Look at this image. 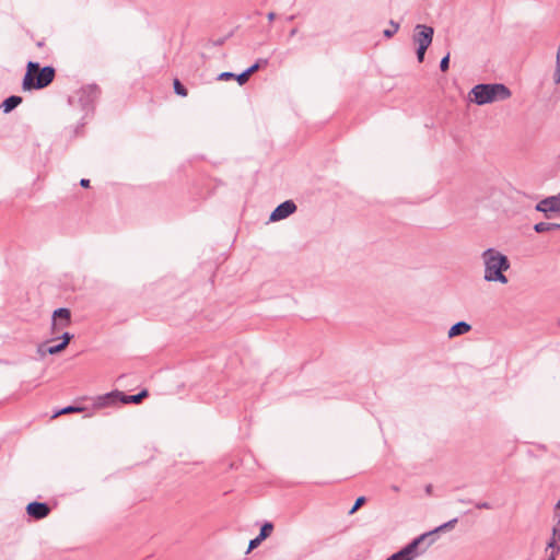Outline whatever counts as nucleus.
<instances>
[{
  "label": "nucleus",
  "instance_id": "obj_9",
  "mask_svg": "<svg viewBox=\"0 0 560 560\" xmlns=\"http://www.w3.org/2000/svg\"><path fill=\"white\" fill-rule=\"evenodd\" d=\"M296 211V205L292 200H285L278 205L276 209L271 212L269 220L271 222H277L288 218Z\"/></svg>",
  "mask_w": 560,
  "mask_h": 560
},
{
  "label": "nucleus",
  "instance_id": "obj_26",
  "mask_svg": "<svg viewBox=\"0 0 560 560\" xmlns=\"http://www.w3.org/2000/svg\"><path fill=\"white\" fill-rule=\"evenodd\" d=\"M65 349H66V348H65V346H63V345H61V342H59V343H57V345H55V346H50V347H48L46 351H47L49 354H57V353L61 352V351H62V350H65Z\"/></svg>",
  "mask_w": 560,
  "mask_h": 560
},
{
  "label": "nucleus",
  "instance_id": "obj_1",
  "mask_svg": "<svg viewBox=\"0 0 560 560\" xmlns=\"http://www.w3.org/2000/svg\"><path fill=\"white\" fill-rule=\"evenodd\" d=\"M481 257L485 264V280L508 283V278L503 273L511 266L508 257L494 248L486 249Z\"/></svg>",
  "mask_w": 560,
  "mask_h": 560
},
{
  "label": "nucleus",
  "instance_id": "obj_28",
  "mask_svg": "<svg viewBox=\"0 0 560 560\" xmlns=\"http://www.w3.org/2000/svg\"><path fill=\"white\" fill-rule=\"evenodd\" d=\"M262 540H264V539H260V537H259V536H257V537H255L254 539H252V540L249 541V545H248V551H249V550H253V549H255V548H257V547L260 545V542H261Z\"/></svg>",
  "mask_w": 560,
  "mask_h": 560
},
{
  "label": "nucleus",
  "instance_id": "obj_21",
  "mask_svg": "<svg viewBox=\"0 0 560 560\" xmlns=\"http://www.w3.org/2000/svg\"><path fill=\"white\" fill-rule=\"evenodd\" d=\"M174 91L179 96H187V89L180 83L178 79L174 80Z\"/></svg>",
  "mask_w": 560,
  "mask_h": 560
},
{
  "label": "nucleus",
  "instance_id": "obj_10",
  "mask_svg": "<svg viewBox=\"0 0 560 560\" xmlns=\"http://www.w3.org/2000/svg\"><path fill=\"white\" fill-rule=\"evenodd\" d=\"M26 513L34 520H43L50 513V506L46 502L33 501L26 505Z\"/></svg>",
  "mask_w": 560,
  "mask_h": 560
},
{
  "label": "nucleus",
  "instance_id": "obj_37",
  "mask_svg": "<svg viewBox=\"0 0 560 560\" xmlns=\"http://www.w3.org/2000/svg\"><path fill=\"white\" fill-rule=\"evenodd\" d=\"M296 34H298V28H292V30L290 31V33H289V36H290V37H293V36H295Z\"/></svg>",
  "mask_w": 560,
  "mask_h": 560
},
{
  "label": "nucleus",
  "instance_id": "obj_40",
  "mask_svg": "<svg viewBox=\"0 0 560 560\" xmlns=\"http://www.w3.org/2000/svg\"><path fill=\"white\" fill-rule=\"evenodd\" d=\"M431 489H432V486H431V485H429V486L427 487V489H425V490H427V492H428V493H430V492H431Z\"/></svg>",
  "mask_w": 560,
  "mask_h": 560
},
{
  "label": "nucleus",
  "instance_id": "obj_12",
  "mask_svg": "<svg viewBox=\"0 0 560 560\" xmlns=\"http://www.w3.org/2000/svg\"><path fill=\"white\" fill-rule=\"evenodd\" d=\"M547 550H553V553L560 552V521L556 522L552 527L551 537L547 542Z\"/></svg>",
  "mask_w": 560,
  "mask_h": 560
},
{
  "label": "nucleus",
  "instance_id": "obj_2",
  "mask_svg": "<svg viewBox=\"0 0 560 560\" xmlns=\"http://www.w3.org/2000/svg\"><path fill=\"white\" fill-rule=\"evenodd\" d=\"M56 70L51 66L40 67L38 62L28 61L22 88L25 91L40 90L48 86L55 79Z\"/></svg>",
  "mask_w": 560,
  "mask_h": 560
},
{
  "label": "nucleus",
  "instance_id": "obj_36",
  "mask_svg": "<svg viewBox=\"0 0 560 560\" xmlns=\"http://www.w3.org/2000/svg\"><path fill=\"white\" fill-rule=\"evenodd\" d=\"M557 555H558V553H553V550H550V556H549V557H548V559H546V560H556V556H557Z\"/></svg>",
  "mask_w": 560,
  "mask_h": 560
},
{
  "label": "nucleus",
  "instance_id": "obj_11",
  "mask_svg": "<svg viewBox=\"0 0 560 560\" xmlns=\"http://www.w3.org/2000/svg\"><path fill=\"white\" fill-rule=\"evenodd\" d=\"M120 396H121V392H119L117 389L106 393L104 395H100L94 400V407L95 408H104V407L115 406L118 402H120Z\"/></svg>",
  "mask_w": 560,
  "mask_h": 560
},
{
  "label": "nucleus",
  "instance_id": "obj_5",
  "mask_svg": "<svg viewBox=\"0 0 560 560\" xmlns=\"http://www.w3.org/2000/svg\"><path fill=\"white\" fill-rule=\"evenodd\" d=\"M101 95V89L97 84H88L78 91L79 103L86 112L93 109L94 103Z\"/></svg>",
  "mask_w": 560,
  "mask_h": 560
},
{
  "label": "nucleus",
  "instance_id": "obj_17",
  "mask_svg": "<svg viewBox=\"0 0 560 560\" xmlns=\"http://www.w3.org/2000/svg\"><path fill=\"white\" fill-rule=\"evenodd\" d=\"M85 408L84 407H79V406H67L58 411L55 412L54 415V418L60 416V415H66V413H71V412H82L84 411Z\"/></svg>",
  "mask_w": 560,
  "mask_h": 560
},
{
  "label": "nucleus",
  "instance_id": "obj_23",
  "mask_svg": "<svg viewBox=\"0 0 560 560\" xmlns=\"http://www.w3.org/2000/svg\"><path fill=\"white\" fill-rule=\"evenodd\" d=\"M365 501H366L365 497H359L355 500L353 506L350 509L349 514L351 515V514L355 513L365 503Z\"/></svg>",
  "mask_w": 560,
  "mask_h": 560
},
{
  "label": "nucleus",
  "instance_id": "obj_27",
  "mask_svg": "<svg viewBox=\"0 0 560 560\" xmlns=\"http://www.w3.org/2000/svg\"><path fill=\"white\" fill-rule=\"evenodd\" d=\"M429 47L417 46V59L419 62H423L425 51Z\"/></svg>",
  "mask_w": 560,
  "mask_h": 560
},
{
  "label": "nucleus",
  "instance_id": "obj_20",
  "mask_svg": "<svg viewBox=\"0 0 560 560\" xmlns=\"http://www.w3.org/2000/svg\"><path fill=\"white\" fill-rule=\"evenodd\" d=\"M389 28H386L383 34L385 37L390 38L394 34H396L399 30V23L390 20L389 21Z\"/></svg>",
  "mask_w": 560,
  "mask_h": 560
},
{
  "label": "nucleus",
  "instance_id": "obj_39",
  "mask_svg": "<svg viewBox=\"0 0 560 560\" xmlns=\"http://www.w3.org/2000/svg\"><path fill=\"white\" fill-rule=\"evenodd\" d=\"M294 19H295V15H290V16H288V18H287V21H288V22H291V21H293Z\"/></svg>",
  "mask_w": 560,
  "mask_h": 560
},
{
  "label": "nucleus",
  "instance_id": "obj_31",
  "mask_svg": "<svg viewBox=\"0 0 560 560\" xmlns=\"http://www.w3.org/2000/svg\"><path fill=\"white\" fill-rule=\"evenodd\" d=\"M476 508L480 509V510H482V509L490 510V509H492V505L489 502H478V503H476Z\"/></svg>",
  "mask_w": 560,
  "mask_h": 560
},
{
  "label": "nucleus",
  "instance_id": "obj_25",
  "mask_svg": "<svg viewBox=\"0 0 560 560\" xmlns=\"http://www.w3.org/2000/svg\"><path fill=\"white\" fill-rule=\"evenodd\" d=\"M450 67V52H447L440 61V69L442 72L448 70Z\"/></svg>",
  "mask_w": 560,
  "mask_h": 560
},
{
  "label": "nucleus",
  "instance_id": "obj_7",
  "mask_svg": "<svg viewBox=\"0 0 560 560\" xmlns=\"http://www.w3.org/2000/svg\"><path fill=\"white\" fill-rule=\"evenodd\" d=\"M434 30L432 26L424 24H417L412 40L417 46L429 47L432 44Z\"/></svg>",
  "mask_w": 560,
  "mask_h": 560
},
{
  "label": "nucleus",
  "instance_id": "obj_3",
  "mask_svg": "<svg viewBox=\"0 0 560 560\" xmlns=\"http://www.w3.org/2000/svg\"><path fill=\"white\" fill-rule=\"evenodd\" d=\"M511 96L510 89L502 83H480L469 92L470 102L486 105L497 101H504Z\"/></svg>",
  "mask_w": 560,
  "mask_h": 560
},
{
  "label": "nucleus",
  "instance_id": "obj_4",
  "mask_svg": "<svg viewBox=\"0 0 560 560\" xmlns=\"http://www.w3.org/2000/svg\"><path fill=\"white\" fill-rule=\"evenodd\" d=\"M431 534H421L399 551L393 553L386 560H413L420 555L424 553L427 549L433 544V539L425 542Z\"/></svg>",
  "mask_w": 560,
  "mask_h": 560
},
{
  "label": "nucleus",
  "instance_id": "obj_30",
  "mask_svg": "<svg viewBox=\"0 0 560 560\" xmlns=\"http://www.w3.org/2000/svg\"><path fill=\"white\" fill-rule=\"evenodd\" d=\"M235 77V73L233 72H222L218 75V80H230V79H234Z\"/></svg>",
  "mask_w": 560,
  "mask_h": 560
},
{
  "label": "nucleus",
  "instance_id": "obj_22",
  "mask_svg": "<svg viewBox=\"0 0 560 560\" xmlns=\"http://www.w3.org/2000/svg\"><path fill=\"white\" fill-rule=\"evenodd\" d=\"M249 77H250V73L247 71V69H245L240 74H235L234 79L237 81V83L240 85H243L248 81Z\"/></svg>",
  "mask_w": 560,
  "mask_h": 560
},
{
  "label": "nucleus",
  "instance_id": "obj_16",
  "mask_svg": "<svg viewBox=\"0 0 560 560\" xmlns=\"http://www.w3.org/2000/svg\"><path fill=\"white\" fill-rule=\"evenodd\" d=\"M457 523V518H453L440 526H438L434 530H431V532H428L427 534H431L430 537L428 538V541H430L431 539H433V541L435 540V535L439 533V532H442V530H445V529H448V528H453L455 526V524Z\"/></svg>",
  "mask_w": 560,
  "mask_h": 560
},
{
  "label": "nucleus",
  "instance_id": "obj_34",
  "mask_svg": "<svg viewBox=\"0 0 560 560\" xmlns=\"http://www.w3.org/2000/svg\"><path fill=\"white\" fill-rule=\"evenodd\" d=\"M550 231L560 230V223H549Z\"/></svg>",
  "mask_w": 560,
  "mask_h": 560
},
{
  "label": "nucleus",
  "instance_id": "obj_14",
  "mask_svg": "<svg viewBox=\"0 0 560 560\" xmlns=\"http://www.w3.org/2000/svg\"><path fill=\"white\" fill-rule=\"evenodd\" d=\"M22 103V97L18 95H11L7 97L0 105V108L4 114L12 112Z\"/></svg>",
  "mask_w": 560,
  "mask_h": 560
},
{
  "label": "nucleus",
  "instance_id": "obj_6",
  "mask_svg": "<svg viewBox=\"0 0 560 560\" xmlns=\"http://www.w3.org/2000/svg\"><path fill=\"white\" fill-rule=\"evenodd\" d=\"M535 210L542 212L547 219H551L553 213H560V192L540 200Z\"/></svg>",
  "mask_w": 560,
  "mask_h": 560
},
{
  "label": "nucleus",
  "instance_id": "obj_8",
  "mask_svg": "<svg viewBox=\"0 0 560 560\" xmlns=\"http://www.w3.org/2000/svg\"><path fill=\"white\" fill-rule=\"evenodd\" d=\"M71 323V312L67 307H59L51 316V328L54 332L68 327Z\"/></svg>",
  "mask_w": 560,
  "mask_h": 560
},
{
  "label": "nucleus",
  "instance_id": "obj_24",
  "mask_svg": "<svg viewBox=\"0 0 560 560\" xmlns=\"http://www.w3.org/2000/svg\"><path fill=\"white\" fill-rule=\"evenodd\" d=\"M534 230L535 232L537 233H545V232H549L550 229H549V222H539V223H536L534 225Z\"/></svg>",
  "mask_w": 560,
  "mask_h": 560
},
{
  "label": "nucleus",
  "instance_id": "obj_32",
  "mask_svg": "<svg viewBox=\"0 0 560 560\" xmlns=\"http://www.w3.org/2000/svg\"><path fill=\"white\" fill-rule=\"evenodd\" d=\"M555 518H556V522L560 521V500L556 504Z\"/></svg>",
  "mask_w": 560,
  "mask_h": 560
},
{
  "label": "nucleus",
  "instance_id": "obj_29",
  "mask_svg": "<svg viewBox=\"0 0 560 560\" xmlns=\"http://www.w3.org/2000/svg\"><path fill=\"white\" fill-rule=\"evenodd\" d=\"M60 338L62 339L61 345H63L66 348L68 346V343L70 342V340L73 338V335L66 331L61 335Z\"/></svg>",
  "mask_w": 560,
  "mask_h": 560
},
{
  "label": "nucleus",
  "instance_id": "obj_38",
  "mask_svg": "<svg viewBox=\"0 0 560 560\" xmlns=\"http://www.w3.org/2000/svg\"><path fill=\"white\" fill-rule=\"evenodd\" d=\"M458 502L459 503H465V504H470L472 501L471 500H465V499H458Z\"/></svg>",
  "mask_w": 560,
  "mask_h": 560
},
{
  "label": "nucleus",
  "instance_id": "obj_33",
  "mask_svg": "<svg viewBox=\"0 0 560 560\" xmlns=\"http://www.w3.org/2000/svg\"><path fill=\"white\" fill-rule=\"evenodd\" d=\"M80 185L83 187V188H88L90 186V180L86 179V178H82L80 180Z\"/></svg>",
  "mask_w": 560,
  "mask_h": 560
},
{
  "label": "nucleus",
  "instance_id": "obj_41",
  "mask_svg": "<svg viewBox=\"0 0 560 560\" xmlns=\"http://www.w3.org/2000/svg\"><path fill=\"white\" fill-rule=\"evenodd\" d=\"M393 490L398 491L399 489H398V487L394 486Z\"/></svg>",
  "mask_w": 560,
  "mask_h": 560
},
{
  "label": "nucleus",
  "instance_id": "obj_18",
  "mask_svg": "<svg viewBox=\"0 0 560 560\" xmlns=\"http://www.w3.org/2000/svg\"><path fill=\"white\" fill-rule=\"evenodd\" d=\"M273 530V525L272 523L270 522H266L262 524V526L260 527V532L258 534V536L260 537V539H266L267 537L270 536V534L272 533Z\"/></svg>",
  "mask_w": 560,
  "mask_h": 560
},
{
  "label": "nucleus",
  "instance_id": "obj_35",
  "mask_svg": "<svg viewBox=\"0 0 560 560\" xmlns=\"http://www.w3.org/2000/svg\"><path fill=\"white\" fill-rule=\"evenodd\" d=\"M268 20L270 22H272L275 19H276V13L275 12H269L268 15H267Z\"/></svg>",
  "mask_w": 560,
  "mask_h": 560
},
{
  "label": "nucleus",
  "instance_id": "obj_13",
  "mask_svg": "<svg viewBox=\"0 0 560 560\" xmlns=\"http://www.w3.org/2000/svg\"><path fill=\"white\" fill-rule=\"evenodd\" d=\"M471 329V325L464 322V320H460V322H457L455 323L450 329H448V338H454V337H457V336H460V335H464V334H467L468 331H470Z\"/></svg>",
  "mask_w": 560,
  "mask_h": 560
},
{
  "label": "nucleus",
  "instance_id": "obj_15",
  "mask_svg": "<svg viewBox=\"0 0 560 560\" xmlns=\"http://www.w3.org/2000/svg\"><path fill=\"white\" fill-rule=\"evenodd\" d=\"M149 393L147 389H142L136 395H126L121 392L120 402L121 404H140L145 397H148Z\"/></svg>",
  "mask_w": 560,
  "mask_h": 560
},
{
  "label": "nucleus",
  "instance_id": "obj_19",
  "mask_svg": "<svg viewBox=\"0 0 560 560\" xmlns=\"http://www.w3.org/2000/svg\"><path fill=\"white\" fill-rule=\"evenodd\" d=\"M267 65H268V59L259 58L254 65H252L250 67L247 68V71L252 75L253 73L258 71L261 67H265Z\"/></svg>",
  "mask_w": 560,
  "mask_h": 560
}]
</instances>
